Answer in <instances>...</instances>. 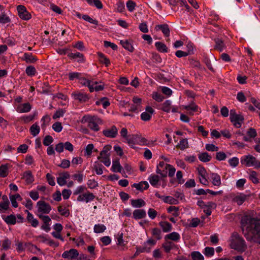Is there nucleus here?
<instances>
[{
	"mask_svg": "<svg viewBox=\"0 0 260 260\" xmlns=\"http://www.w3.org/2000/svg\"><path fill=\"white\" fill-rule=\"evenodd\" d=\"M240 162L246 167H253L255 169L260 168V160L250 154L243 155L240 158Z\"/></svg>",
	"mask_w": 260,
	"mask_h": 260,
	"instance_id": "obj_3",
	"label": "nucleus"
},
{
	"mask_svg": "<svg viewBox=\"0 0 260 260\" xmlns=\"http://www.w3.org/2000/svg\"><path fill=\"white\" fill-rule=\"evenodd\" d=\"M120 43L125 49L128 51L133 52L134 51V48L132 41L121 40Z\"/></svg>",
	"mask_w": 260,
	"mask_h": 260,
	"instance_id": "obj_23",
	"label": "nucleus"
},
{
	"mask_svg": "<svg viewBox=\"0 0 260 260\" xmlns=\"http://www.w3.org/2000/svg\"><path fill=\"white\" fill-rule=\"evenodd\" d=\"M131 204L134 208H139L144 207L146 203L142 199H132L131 200Z\"/></svg>",
	"mask_w": 260,
	"mask_h": 260,
	"instance_id": "obj_24",
	"label": "nucleus"
},
{
	"mask_svg": "<svg viewBox=\"0 0 260 260\" xmlns=\"http://www.w3.org/2000/svg\"><path fill=\"white\" fill-rule=\"evenodd\" d=\"M241 228L247 241H253L260 245V218L245 215L241 220Z\"/></svg>",
	"mask_w": 260,
	"mask_h": 260,
	"instance_id": "obj_1",
	"label": "nucleus"
},
{
	"mask_svg": "<svg viewBox=\"0 0 260 260\" xmlns=\"http://www.w3.org/2000/svg\"><path fill=\"white\" fill-rule=\"evenodd\" d=\"M247 135L251 139H254L257 136V132L254 128H249L246 133Z\"/></svg>",
	"mask_w": 260,
	"mask_h": 260,
	"instance_id": "obj_63",
	"label": "nucleus"
},
{
	"mask_svg": "<svg viewBox=\"0 0 260 260\" xmlns=\"http://www.w3.org/2000/svg\"><path fill=\"white\" fill-rule=\"evenodd\" d=\"M132 186L142 192L144 190L147 189L149 187V185L147 181H141L139 183H134Z\"/></svg>",
	"mask_w": 260,
	"mask_h": 260,
	"instance_id": "obj_21",
	"label": "nucleus"
},
{
	"mask_svg": "<svg viewBox=\"0 0 260 260\" xmlns=\"http://www.w3.org/2000/svg\"><path fill=\"white\" fill-rule=\"evenodd\" d=\"M154 29L156 31H161L165 37H169L170 35L169 26L166 23L156 25Z\"/></svg>",
	"mask_w": 260,
	"mask_h": 260,
	"instance_id": "obj_13",
	"label": "nucleus"
},
{
	"mask_svg": "<svg viewBox=\"0 0 260 260\" xmlns=\"http://www.w3.org/2000/svg\"><path fill=\"white\" fill-rule=\"evenodd\" d=\"M106 230V226L103 224H96L93 228V231L95 233H102Z\"/></svg>",
	"mask_w": 260,
	"mask_h": 260,
	"instance_id": "obj_45",
	"label": "nucleus"
},
{
	"mask_svg": "<svg viewBox=\"0 0 260 260\" xmlns=\"http://www.w3.org/2000/svg\"><path fill=\"white\" fill-rule=\"evenodd\" d=\"M95 104L98 106L102 105L103 108L106 109L110 105V103L107 98L104 97L97 101L95 102Z\"/></svg>",
	"mask_w": 260,
	"mask_h": 260,
	"instance_id": "obj_36",
	"label": "nucleus"
},
{
	"mask_svg": "<svg viewBox=\"0 0 260 260\" xmlns=\"http://www.w3.org/2000/svg\"><path fill=\"white\" fill-rule=\"evenodd\" d=\"M68 56L71 59L76 60L80 63H83L85 61L84 55L80 52L70 53L68 54Z\"/></svg>",
	"mask_w": 260,
	"mask_h": 260,
	"instance_id": "obj_17",
	"label": "nucleus"
},
{
	"mask_svg": "<svg viewBox=\"0 0 260 260\" xmlns=\"http://www.w3.org/2000/svg\"><path fill=\"white\" fill-rule=\"evenodd\" d=\"M29 131L30 134L35 137L38 135L40 131V126L37 124V123L33 124L30 127Z\"/></svg>",
	"mask_w": 260,
	"mask_h": 260,
	"instance_id": "obj_41",
	"label": "nucleus"
},
{
	"mask_svg": "<svg viewBox=\"0 0 260 260\" xmlns=\"http://www.w3.org/2000/svg\"><path fill=\"white\" fill-rule=\"evenodd\" d=\"M148 180L150 183L153 187H157L159 181V176L155 174H151L149 176Z\"/></svg>",
	"mask_w": 260,
	"mask_h": 260,
	"instance_id": "obj_35",
	"label": "nucleus"
},
{
	"mask_svg": "<svg viewBox=\"0 0 260 260\" xmlns=\"http://www.w3.org/2000/svg\"><path fill=\"white\" fill-rule=\"evenodd\" d=\"M117 134L118 129L115 125L112 126L110 128H107L103 131V134L108 138H115Z\"/></svg>",
	"mask_w": 260,
	"mask_h": 260,
	"instance_id": "obj_15",
	"label": "nucleus"
},
{
	"mask_svg": "<svg viewBox=\"0 0 260 260\" xmlns=\"http://www.w3.org/2000/svg\"><path fill=\"white\" fill-rule=\"evenodd\" d=\"M25 73L28 76H34L37 73L36 68L32 66H29L25 69Z\"/></svg>",
	"mask_w": 260,
	"mask_h": 260,
	"instance_id": "obj_46",
	"label": "nucleus"
},
{
	"mask_svg": "<svg viewBox=\"0 0 260 260\" xmlns=\"http://www.w3.org/2000/svg\"><path fill=\"white\" fill-rule=\"evenodd\" d=\"M152 235L158 240L161 239L162 238L161 230L157 228L152 230Z\"/></svg>",
	"mask_w": 260,
	"mask_h": 260,
	"instance_id": "obj_49",
	"label": "nucleus"
},
{
	"mask_svg": "<svg viewBox=\"0 0 260 260\" xmlns=\"http://www.w3.org/2000/svg\"><path fill=\"white\" fill-rule=\"evenodd\" d=\"M17 10L18 15L21 19L28 20L31 18V15L30 13L27 11L24 6L21 5H18L17 7Z\"/></svg>",
	"mask_w": 260,
	"mask_h": 260,
	"instance_id": "obj_7",
	"label": "nucleus"
},
{
	"mask_svg": "<svg viewBox=\"0 0 260 260\" xmlns=\"http://www.w3.org/2000/svg\"><path fill=\"white\" fill-rule=\"evenodd\" d=\"M152 97L157 102H161L165 99L164 96L161 94L157 92H153Z\"/></svg>",
	"mask_w": 260,
	"mask_h": 260,
	"instance_id": "obj_60",
	"label": "nucleus"
},
{
	"mask_svg": "<svg viewBox=\"0 0 260 260\" xmlns=\"http://www.w3.org/2000/svg\"><path fill=\"white\" fill-rule=\"evenodd\" d=\"M204 254L206 256L211 257L214 254V249L213 247H207L205 248Z\"/></svg>",
	"mask_w": 260,
	"mask_h": 260,
	"instance_id": "obj_59",
	"label": "nucleus"
},
{
	"mask_svg": "<svg viewBox=\"0 0 260 260\" xmlns=\"http://www.w3.org/2000/svg\"><path fill=\"white\" fill-rule=\"evenodd\" d=\"M10 22L11 19L5 13H2L0 15V23L5 24Z\"/></svg>",
	"mask_w": 260,
	"mask_h": 260,
	"instance_id": "obj_52",
	"label": "nucleus"
},
{
	"mask_svg": "<svg viewBox=\"0 0 260 260\" xmlns=\"http://www.w3.org/2000/svg\"><path fill=\"white\" fill-rule=\"evenodd\" d=\"M174 246V244L170 241L165 242L162 244V247L164 248L165 252L167 253L170 252Z\"/></svg>",
	"mask_w": 260,
	"mask_h": 260,
	"instance_id": "obj_56",
	"label": "nucleus"
},
{
	"mask_svg": "<svg viewBox=\"0 0 260 260\" xmlns=\"http://www.w3.org/2000/svg\"><path fill=\"white\" fill-rule=\"evenodd\" d=\"M146 212L144 209H136L133 213V217L136 219H140L145 218Z\"/></svg>",
	"mask_w": 260,
	"mask_h": 260,
	"instance_id": "obj_20",
	"label": "nucleus"
},
{
	"mask_svg": "<svg viewBox=\"0 0 260 260\" xmlns=\"http://www.w3.org/2000/svg\"><path fill=\"white\" fill-rule=\"evenodd\" d=\"M79 82L82 84L83 85L87 86L89 88V91L90 92H93V87L91 86L93 81L89 80L87 79L86 78L83 76V75H81L80 78L79 80Z\"/></svg>",
	"mask_w": 260,
	"mask_h": 260,
	"instance_id": "obj_22",
	"label": "nucleus"
},
{
	"mask_svg": "<svg viewBox=\"0 0 260 260\" xmlns=\"http://www.w3.org/2000/svg\"><path fill=\"white\" fill-rule=\"evenodd\" d=\"M9 201L0 202V212L4 213L7 210L9 207Z\"/></svg>",
	"mask_w": 260,
	"mask_h": 260,
	"instance_id": "obj_55",
	"label": "nucleus"
},
{
	"mask_svg": "<svg viewBox=\"0 0 260 260\" xmlns=\"http://www.w3.org/2000/svg\"><path fill=\"white\" fill-rule=\"evenodd\" d=\"M178 207L175 206H170L167 209L168 212L172 213V215L175 217L178 216Z\"/></svg>",
	"mask_w": 260,
	"mask_h": 260,
	"instance_id": "obj_61",
	"label": "nucleus"
},
{
	"mask_svg": "<svg viewBox=\"0 0 260 260\" xmlns=\"http://www.w3.org/2000/svg\"><path fill=\"white\" fill-rule=\"evenodd\" d=\"M163 201L171 205H176L178 203V201L171 196H165Z\"/></svg>",
	"mask_w": 260,
	"mask_h": 260,
	"instance_id": "obj_48",
	"label": "nucleus"
},
{
	"mask_svg": "<svg viewBox=\"0 0 260 260\" xmlns=\"http://www.w3.org/2000/svg\"><path fill=\"white\" fill-rule=\"evenodd\" d=\"M172 102L170 100H166L162 105L161 109L167 113H169L171 111V106Z\"/></svg>",
	"mask_w": 260,
	"mask_h": 260,
	"instance_id": "obj_47",
	"label": "nucleus"
},
{
	"mask_svg": "<svg viewBox=\"0 0 260 260\" xmlns=\"http://www.w3.org/2000/svg\"><path fill=\"white\" fill-rule=\"evenodd\" d=\"M21 59L27 63H35L38 60L37 57L33 55L31 53H25Z\"/></svg>",
	"mask_w": 260,
	"mask_h": 260,
	"instance_id": "obj_18",
	"label": "nucleus"
},
{
	"mask_svg": "<svg viewBox=\"0 0 260 260\" xmlns=\"http://www.w3.org/2000/svg\"><path fill=\"white\" fill-rule=\"evenodd\" d=\"M184 109L188 111H191L192 112H197L198 111L199 107L194 103H192L189 105L186 106Z\"/></svg>",
	"mask_w": 260,
	"mask_h": 260,
	"instance_id": "obj_64",
	"label": "nucleus"
},
{
	"mask_svg": "<svg viewBox=\"0 0 260 260\" xmlns=\"http://www.w3.org/2000/svg\"><path fill=\"white\" fill-rule=\"evenodd\" d=\"M57 211L61 216L66 217H69L70 214L69 209L62 206H58Z\"/></svg>",
	"mask_w": 260,
	"mask_h": 260,
	"instance_id": "obj_39",
	"label": "nucleus"
},
{
	"mask_svg": "<svg viewBox=\"0 0 260 260\" xmlns=\"http://www.w3.org/2000/svg\"><path fill=\"white\" fill-rule=\"evenodd\" d=\"M82 19L86 21L89 22L90 23L94 24L95 25H99V21L96 19L92 18L88 15H83Z\"/></svg>",
	"mask_w": 260,
	"mask_h": 260,
	"instance_id": "obj_50",
	"label": "nucleus"
},
{
	"mask_svg": "<svg viewBox=\"0 0 260 260\" xmlns=\"http://www.w3.org/2000/svg\"><path fill=\"white\" fill-rule=\"evenodd\" d=\"M165 239L166 240L169 239L175 242H177L180 239V236L177 232H173L170 234L166 235L165 237Z\"/></svg>",
	"mask_w": 260,
	"mask_h": 260,
	"instance_id": "obj_32",
	"label": "nucleus"
},
{
	"mask_svg": "<svg viewBox=\"0 0 260 260\" xmlns=\"http://www.w3.org/2000/svg\"><path fill=\"white\" fill-rule=\"evenodd\" d=\"M215 45L214 48L216 50L219 51V52H222L225 48L226 46L223 41L220 38L215 39Z\"/></svg>",
	"mask_w": 260,
	"mask_h": 260,
	"instance_id": "obj_27",
	"label": "nucleus"
},
{
	"mask_svg": "<svg viewBox=\"0 0 260 260\" xmlns=\"http://www.w3.org/2000/svg\"><path fill=\"white\" fill-rule=\"evenodd\" d=\"M155 46L157 50L160 53H167L169 52V49L166 45L161 42H155Z\"/></svg>",
	"mask_w": 260,
	"mask_h": 260,
	"instance_id": "obj_25",
	"label": "nucleus"
},
{
	"mask_svg": "<svg viewBox=\"0 0 260 260\" xmlns=\"http://www.w3.org/2000/svg\"><path fill=\"white\" fill-rule=\"evenodd\" d=\"M11 165L9 164L2 165L0 166V177H6L9 174V169Z\"/></svg>",
	"mask_w": 260,
	"mask_h": 260,
	"instance_id": "obj_26",
	"label": "nucleus"
},
{
	"mask_svg": "<svg viewBox=\"0 0 260 260\" xmlns=\"http://www.w3.org/2000/svg\"><path fill=\"white\" fill-rule=\"evenodd\" d=\"M95 198V196L91 192H87L86 193L79 195L77 198L78 202H85L88 203L92 201Z\"/></svg>",
	"mask_w": 260,
	"mask_h": 260,
	"instance_id": "obj_14",
	"label": "nucleus"
},
{
	"mask_svg": "<svg viewBox=\"0 0 260 260\" xmlns=\"http://www.w3.org/2000/svg\"><path fill=\"white\" fill-rule=\"evenodd\" d=\"M31 109V106L30 103H25L18 105L16 108V110L18 113H22L29 112Z\"/></svg>",
	"mask_w": 260,
	"mask_h": 260,
	"instance_id": "obj_16",
	"label": "nucleus"
},
{
	"mask_svg": "<svg viewBox=\"0 0 260 260\" xmlns=\"http://www.w3.org/2000/svg\"><path fill=\"white\" fill-rule=\"evenodd\" d=\"M154 113V110L150 106H147L145 111L141 114V118L142 120L147 121L151 119L152 114Z\"/></svg>",
	"mask_w": 260,
	"mask_h": 260,
	"instance_id": "obj_12",
	"label": "nucleus"
},
{
	"mask_svg": "<svg viewBox=\"0 0 260 260\" xmlns=\"http://www.w3.org/2000/svg\"><path fill=\"white\" fill-rule=\"evenodd\" d=\"M159 225L164 233L169 232L172 229V224L168 221H160L159 222Z\"/></svg>",
	"mask_w": 260,
	"mask_h": 260,
	"instance_id": "obj_31",
	"label": "nucleus"
},
{
	"mask_svg": "<svg viewBox=\"0 0 260 260\" xmlns=\"http://www.w3.org/2000/svg\"><path fill=\"white\" fill-rule=\"evenodd\" d=\"M168 167H170V164H166L163 161H159L156 167V173L160 174L161 177H166Z\"/></svg>",
	"mask_w": 260,
	"mask_h": 260,
	"instance_id": "obj_9",
	"label": "nucleus"
},
{
	"mask_svg": "<svg viewBox=\"0 0 260 260\" xmlns=\"http://www.w3.org/2000/svg\"><path fill=\"white\" fill-rule=\"evenodd\" d=\"M11 245V241L9 239H8L7 238H6L2 241V247L3 249L7 250L10 248Z\"/></svg>",
	"mask_w": 260,
	"mask_h": 260,
	"instance_id": "obj_58",
	"label": "nucleus"
},
{
	"mask_svg": "<svg viewBox=\"0 0 260 260\" xmlns=\"http://www.w3.org/2000/svg\"><path fill=\"white\" fill-rule=\"evenodd\" d=\"M37 214L42 215L49 214L51 210V206L44 201H39L37 203Z\"/></svg>",
	"mask_w": 260,
	"mask_h": 260,
	"instance_id": "obj_6",
	"label": "nucleus"
},
{
	"mask_svg": "<svg viewBox=\"0 0 260 260\" xmlns=\"http://www.w3.org/2000/svg\"><path fill=\"white\" fill-rule=\"evenodd\" d=\"M98 55L99 57V60L101 63L104 64L106 67L110 65V61L109 59L103 53L98 52Z\"/></svg>",
	"mask_w": 260,
	"mask_h": 260,
	"instance_id": "obj_40",
	"label": "nucleus"
},
{
	"mask_svg": "<svg viewBox=\"0 0 260 260\" xmlns=\"http://www.w3.org/2000/svg\"><path fill=\"white\" fill-rule=\"evenodd\" d=\"M247 196L244 193H239L235 196L233 199V201L235 203H236L238 205H241L247 199Z\"/></svg>",
	"mask_w": 260,
	"mask_h": 260,
	"instance_id": "obj_19",
	"label": "nucleus"
},
{
	"mask_svg": "<svg viewBox=\"0 0 260 260\" xmlns=\"http://www.w3.org/2000/svg\"><path fill=\"white\" fill-rule=\"evenodd\" d=\"M126 6L128 11L132 12L135 9L136 4L132 0H128L126 2Z\"/></svg>",
	"mask_w": 260,
	"mask_h": 260,
	"instance_id": "obj_57",
	"label": "nucleus"
},
{
	"mask_svg": "<svg viewBox=\"0 0 260 260\" xmlns=\"http://www.w3.org/2000/svg\"><path fill=\"white\" fill-rule=\"evenodd\" d=\"M91 86L93 87V91L95 90L96 91H101L103 90L104 88V85L103 84H99L96 81H93Z\"/></svg>",
	"mask_w": 260,
	"mask_h": 260,
	"instance_id": "obj_62",
	"label": "nucleus"
},
{
	"mask_svg": "<svg viewBox=\"0 0 260 260\" xmlns=\"http://www.w3.org/2000/svg\"><path fill=\"white\" fill-rule=\"evenodd\" d=\"M176 147L181 150H184L188 147V143L187 139H181L176 145Z\"/></svg>",
	"mask_w": 260,
	"mask_h": 260,
	"instance_id": "obj_42",
	"label": "nucleus"
},
{
	"mask_svg": "<svg viewBox=\"0 0 260 260\" xmlns=\"http://www.w3.org/2000/svg\"><path fill=\"white\" fill-rule=\"evenodd\" d=\"M191 257L193 260H204L203 255L199 251H193L191 253Z\"/></svg>",
	"mask_w": 260,
	"mask_h": 260,
	"instance_id": "obj_54",
	"label": "nucleus"
},
{
	"mask_svg": "<svg viewBox=\"0 0 260 260\" xmlns=\"http://www.w3.org/2000/svg\"><path fill=\"white\" fill-rule=\"evenodd\" d=\"M122 169V166L120 165L118 159L113 161L111 167V171L113 172L121 173Z\"/></svg>",
	"mask_w": 260,
	"mask_h": 260,
	"instance_id": "obj_30",
	"label": "nucleus"
},
{
	"mask_svg": "<svg viewBox=\"0 0 260 260\" xmlns=\"http://www.w3.org/2000/svg\"><path fill=\"white\" fill-rule=\"evenodd\" d=\"M37 215L43 222L41 229L46 232H48L50 230L51 218L48 215H42V214H37Z\"/></svg>",
	"mask_w": 260,
	"mask_h": 260,
	"instance_id": "obj_8",
	"label": "nucleus"
},
{
	"mask_svg": "<svg viewBox=\"0 0 260 260\" xmlns=\"http://www.w3.org/2000/svg\"><path fill=\"white\" fill-rule=\"evenodd\" d=\"M259 174L254 171H251L249 174V179L254 184L259 183Z\"/></svg>",
	"mask_w": 260,
	"mask_h": 260,
	"instance_id": "obj_29",
	"label": "nucleus"
},
{
	"mask_svg": "<svg viewBox=\"0 0 260 260\" xmlns=\"http://www.w3.org/2000/svg\"><path fill=\"white\" fill-rule=\"evenodd\" d=\"M22 178L27 184L32 183L34 181V177L30 171H26L23 174Z\"/></svg>",
	"mask_w": 260,
	"mask_h": 260,
	"instance_id": "obj_28",
	"label": "nucleus"
},
{
	"mask_svg": "<svg viewBox=\"0 0 260 260\" xmlns=\"http://www.w3.org/2000/svg\"><path fill=\"white\" fill-rule=\"evenodd\" d=\"M198 158L200 161L203 162H207L211 160L212 156L207 152H203L198 154Z\"/></svg>",
	"mask_w": 260,
	"mask_h": 260,
	"instance_id": "obj_34",
	"label": "nucleus"
},
{
	"mask_svg": "<svg viewBox=\"0 0 260 260\" xmlns=\"http://www.w3.org/2000/svg\"><path fill=\"white\" fill-rule=\"evenodd\" d=\"M3 219L8 224L14 225L17 222L16 216L13 214L7 216Z\"/></svg>",
	"mask_w": 260,
	"mask_h": 260,
	"instance_id": "obj_43",
	"label": "nucleus"
},
{
	"mask_svg": "<svg viewBox=\"0 0 260 260\" xmlns=\"http://www.w3.org/2000/svg\"><path fill=\"white\" fill-rule=\"evenodd\" d=\"M79 253L76 249L72 248L69 250H66L61 255L62 257L69 260H77Z\"/></svg>",
	"mask_w": 260,
	"mask_h": 260,
	"instance_id": "obj_10",
	"label": "nucleus"
},
{
	"mask_svg": "<svg viewBox=\"0 0 260 260\" xmlns=\"http://www.w3.org/2000/svg\"><path fill=\"white\" fill-rule=\"evenodd\" d=\"M87 3L90 6H94L99 9L103 8V4L100 0H86Z\"/></svg>",
	"mask_w": 260,
	"mask_h": 260,
	"instance_id": "obj_44",
	"label": "nucleus"
},
{
	"mask_svg": "<svg viewBox=\"0 0 260 260\" xmlns=\"http://www.w3.org/2000/svg\"><path fill=\"white\" fill-rule=\"evenodd\" d=\"M81 122L84 123H88V126L94 132H98L100 130L99 124H102V121L97 116H91L90 115H85L82 118Z\"/></svg>",
	"mask_w": 260,
	"mask_h": 260,
	"instance_id": "obj_2",
	"label": "nucleus"
},
{
	"mask_svg": "<svg viewBox=\"0 0 260 260\" xmlns=\"http://www.w3.org/2000/svg\"><path fill=\"white\" fill-rule=\"evenodd\" d=\"M72 97L75 100L78 101L80 103H85L90 99L89 94L80 91L73 92L72 93Z\"/></svg>",
	"mask_w": 260,
	"mask_h": 260,
	"instance_id": "obj_11",
	"label": "nucleus"
},
{
	"mask_svg": "<svg viewBox=\"0 0 260 260\" xmlns=\"http://www.w3.org/2000/svg\"><path fill=\"white\" fill-rule=\"evenodd\" d=\"M111 149V146L109 145H106L104 147L102 151L100 153V156L98 157V159L100 160L101 157L110 156L109 151Z\"/></svg>",
	"mask_w": 260,
	"mask_h": 260,
	"instance_id": "obj_33",
	"label": "nucleus"
},
{
	"mask_svg": "<svg viewBox=\"0 0 260 260\" xmlns=\"http://www.w3.org/2000/svg\"><path fill=\"white\" fill-rule=\"evenodd\" d=\"M193 53V48L192 47V50H188L187 52L183 51L182 50H177L175 52V55L178 58H181L182 57H185L189 55L192 54Z\"/></svg>",
	"mask_w": 260,
	"mask_h": 260,
	"instance_id": "obj_38",
	"label": "nucleus"
},
{
	"mask_svg": "<svg viewBox=\"0 0 260 260\" xmlns=\"http://www.w3.org/2000/svg\"><path fill=\"white\" fill-rule=\"evenodd\" d=\"M16 245L17 246L16 249L18 252H20L25 250L26 247L27 243L20 242L18 240L15 241Z\"/></svg>",
	"mask_w": 260,
	"mask_h": 260,
	"instance_id": "obj_51",
	"label": "nucleus"
},
{
	"mask_svg": "<svg viewBox=\"0 0 260 260\" xmlns=\"http://www.w3.org/2000/svg\"><path fill=\"white\" fill-rule=\"evenodd\" d=\"M82 75V73L79 72H70L68 74V75L69 80L71 81H73L75 79L79 80Z\"/></svg>",
	"mask_w": 260,
	"mask_h": 260,
	"instance_id": "obj_53",
	"label": "nucleus"
},
{
	"mask_svg": "<svg viewBox=\"0 0 260 260\" xmlns=\"http://www.w3.org/2000/svg\"><path fill=\"white\" fill-rule=\"evenodd\" d=\"M211 178L212 180V183L215 186H219L221 184L220 176L217 173H212Z\"/></svg>",
	"mask_w": 260,
	"mask_h": 260,
	"instance_id": "obj_37",
	"label": "nucleus"
},
{
	"mask_svg": "<svg viewBox=\"0 0 260 260\" xmlns=\"http://www.w3.org/2000/svg\"><path fill=\"white\" fill-rule=\"evenodd\" d=\"M230 119L231 122L236 128L241 127L244 120L243 116L237 114L235 110H231L230 111Z\"/></svg>",
	"mask_w": 260,
	"mask_h": 260,
	"instance_id": "obj_5",
	"label": "nucleus"
},
{
	"mask_svg": "<svg viewBox=\"0 0 260 260\" xmlns=\"http://www.w3.org/2000/svg\"><path fill=\"white\" fill-rule=\"evenodd\" d=\"M233 236L235 237V239L231 242L232 248L238 251L244 250L246 245L243 238L237 233L235 235H233Z\"/></svg>",
	"mask_w": 260,
	"mask_h": 260,
	"instance_id": "obj_4",
	"label": "nucleus"
}]
</instances>
